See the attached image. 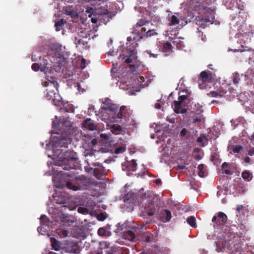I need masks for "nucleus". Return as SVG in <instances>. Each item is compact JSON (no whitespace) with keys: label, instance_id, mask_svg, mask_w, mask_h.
Returning a JSON list of instances; mask_svg holds the SVG:
<instances>
[{"label":"nucleus","instance_id":"f257e3e1","mask_svg":"<svg viewBox=\"0 0 254 254\" xmlns=\"http://www.w3.org/2000/svg\"><path fill=\"white\" fill-rule=\"evenodd\" d=\"M70 142V138L68 136L58 134L53 136L51 141L47 144L48 156L53 159L55 166H61L64 170H67L73 168L76 154L73 151L65 150V147Z\"/></svg>","mask_w":254,"mask_h":254},{"label":"nucleus","instance_id":"f03ea898","mask_svg":"<svg viewBox=\"0 0 254 254\" xmlns=\"http://www.w3.org/2000/svg\"><path fill=\"white\" fill-rule=\"evenodd\" d=\"M64 48L59 44H54L51 46L47 55L43 58L41 64H33L32 69L35 71L40 70L43 72L45 75V79L49 78L54 74V71L58 72L61 68L62 63L64 60Z\"/></svg>","mask_w":254,"mask_h":254},{"label":"nucleus","instance_id":"7ed1b4c3","mask_svg":"<svg viewBox=\"0 0 254 254\" xmlns=\"http://www.w3.org/2000/svg\"><path fill=\"white\" fill-rule=\"evenodd\" d=\"M124 106H122L120 110L117 105L112 103L109 99H106L102 106V120L109 121L107 123V129H110L113 133L118 134L121 130V127L117 124H112V123H118L122 118V115L121 113L125 109Z\"/></svg>","mask_w":254,"mask_h":254},{"label":"nucleus","instance_id":"20e7f679","mask_svg":"<svg viewBox=\"0 0 254 254\" xmlns=\"http://www.w3.org/2000/svg\"><path fill=\"white\" fill-rule=\"evenodd\" d=\"M44 86L47 87L45 97L47 100H52L55 105L59 106L61 103V97L58 91V84L53 76L47 78L42 82Z\"/></svg>","mask_w":254,"mask_h":254},{"label":"nucleus","instance_id":"39448f33","mask_svg":"<svg viewBox=\"0 0 254 254\" xmlns=\"http://www.w3.org/2000/svg\"><path fill=\"white\" fill-rule=\"evenodd\" d=\"M119 51L121 53L119 58L121 59L123 62L128 64L130 67H136L139 65L136 51L135 50L134 46H127L126 47H121Z\"/></svg>","mask_w":254,"mask_h":254},{"label":"nucleus","instance_id":"423d86ee","mask_svg":"<svg viewBox=\"0 0 254 254\" xmlns=\"http://www.w3.org/2000/svg\"><path fill=\"white\" fill-rule=\"evenodd\" d=\"M195 10L197 11L199 14L196 18L197 25L204 27V22H209L210 24L214 22L215 12L213 9L199 5L197 6Z\"/></svg>","mask_w":254,"mask_h":254},{"label":"nucleus","instance_id":"0eeeda50","mask_svg":"<svg viewBox=\"0 0 254 254\" xmlns=\"http://www.w3.org/2000/svg\"><path fill=\"white\" fill-rule=\"evenodd\" d=\"M130 81H127L126 83H121L120 88L125 90H129L128 94L129 95H133L134 91H139L140 89H138L136 86L139 84L142 85V82L144 81V77L140 75H136L135 76H131Z\"/></svg>","mask_w":254,"mask_h":254},{"label":"nucleus","instance_id":"6e6552de","mask_svg":"<svg viewBox=\"0 0 254 254\" xmlns=\"http://www.w3.org/2000/svg\"><path fill=\"white\" fill-rule=\"evenodd\" d=\"M146 195V194H145L144 198L143 197L144 200L146 199V201L145 202V206L144 207L145 212L148 216H152L154 214V212L152 210L155 208L158 197L156 196L154 193L150 192H148L147 196Z\"/></svg>","mask_w":254,"mask_h":254},{"label":"nucleus","instance_id":"1a4fd4ad","mask_svg":"<svg viewBox=\"0 0 254 254\" xmlns=\"http://www.w3.org/2000/svg\"><path fill=\"white\" fill-rule=\"evenodd\" d=\"M73 123L68 119L63 120L62 122L59 123L58 117L56 116L55 119L53 121L52 127L56 128L59 127L61 131L67 132L70 133V132L75 129L73 127Z\"/></svg>","mask_w":254,"mask_h":254},{"label":"nucleus","instance_id":"9d476101","mask_svg":"<svg viewBox=\"0 0 254 254\" xmlns=\"http://www.w3.org/2000/svg\"><path fill=\"white\" fill-rule=\"evenodd\" d=\"M149 24L148 20H140L134 26L132 33L138 35V39L142 38Z\"/></svg>","mask_w":254,"mask_h":254},{"label":"nucleus","instance_id":"9b49d317","mask_svg":"<svg viewBox=\"0 0 254 254\" xmlns=\"http://www.w3.org/2000/svg\"><path fill=\"white\" fill-rule=\"evenodd\" d=\"M212 79V75L210 72L202 71L200 73L198 82L200 89H203L206 87L207 83L209 82Z\"/></svg>","mask_w":254,"mask_h":254},{"label":"nucleus","instance_id":"f8f14e48","mask_svg":"<svg viewBox=\"0 0 254 254\" xmlns=\"http://www.w3.org/2000/svg\"><path fill=\"white\" fill-rule=\"evenodd\" d=\"M64 250L67 253H76L78 251V246L76 242H69L64 244Z\"/></svg>","mask_w":254,"mask_h":254},{"label":"nucleus","instance_id":"ddd939ff","mask_svg":"<svg viewBox=\"0 0 254 254\" xmlns=\"http://www.w3.org/2000/svg\"><path fill=\"white\" fill-rule=\"evenodd\" d=\"M183 20V17L180 13H175L169 18V25L170 26L176 25L179 24L181 20Z\"/></svg>","mask_w":254,"mask_h":254},{"label":"nucleus","instance_id":"4468645a","mask_svg":"<svg viewBox=\"0 0 254 254\" xmlns=\"http://www.w3.org/2000/svg\"><path fill=\"white\" fill-rule=\"evenodd\" d=\"M160 51L164 53L165 56L170 55L172 52V46L169 42L162 43L160 45Z\"/></svg>","mask_w":254,"mask_h":254},{"label":"nucleus","instance_id":"2eb2a0df","mask_svg":"<svg viewBox=\"0 0 254 254\" xmlns=\"http://www.w3.org/2000/svg\"><path fill=\"white\" fill-rule=\"evenodd\" d=\"M137 164L135 160H132L127 164H123V170L128 172H134L136 170Z\"/></svg>","mask_w":254,"mask_h":254},{"label":"nucleus","instance_id":"dca6fc26","mask_svg":"<svg viewBox=\"0 0 254 254\" xmlns=\"http://www.w3.org/2000/svg\"><path fill=\"white\" fill-rule=\"evenodd\" d=\"M51 243L52 249L55 251H59L64 249V244L60 243L54 238H51Z\"/></svg>","mask_w":254,"mask_h":254},{"label":"nucleus","instance_id":"f3484780","mask_svg":"<svg viewBox=\"0 0 254 254\" xmlns=\"http://www.w3.org/2000/svg\"><path fill=\"white\" fill-rule=\"evenodd\" d=\"M82 127L90 130H93L96 128V125L90 119H87L82 123Z\"/></svg>","mask_w":254,"mask_h":254},{"label":"nucleus","instance_id":"a211bd4d","mask_svg":"<svg viewBox=\"0 0 254 254\" xmlns=\"http://www.w3.org/2000/svg\"><path fill=\"white\" fill-rule=\"evenodd\" d=\"M63 10L64 13L68 15H70L71 18L73 19H75L78 17V14L77 11L73 10V8L70 6H66L63 8Z\"/></svg>","mask_w":254,"mask_h":254},{"label":"nucleus","instance_id":"6ab92c4d","mask_svg":"<svg viewBox=\"0 0 254 254\" xmlns=\"http://www.w3.org/2000/svg\"><path fill=\"white\" fill-rule=\"evenodd\" d=\"M87 39V36L86 35L84 36L83 33H81L80 37L75 38L74 43L77 46L81 44L84 46L87 43V41L86 40Z\"/></svg>","mask_w":254,"mask_h":254},{"label":"nucleus","instance_id":"aec40b11","mask_svg":"<svg viewBox=\"0 0 254 254\" xmlns=\"http://www.w3.org/2000/svg\"><path fill=\"white\" fill-rule=\"evenodd\" d=\"M172 217L171 213L168 210H164L161 212V219L163 222L169 221Z\"/></svg>","mask_w":254,"mask_h":254},{"label":"nucleus","instance_id":"412c9836","mask_svg":"<svg viewBox=\"0 0 254 254\" xmlns=\"http://www.w3.org/2000/svg\"><path fill=\"white\" fill-rule=\"evenodd\" d=\"M182 105V101H175L174 102V109L175 112L177 114L182 113L184 114L187 112L186 109H182L181 110Z\"/></svg>","mask_w":254,"mask_h":254},{"label":"nucleus","instance_id":"4be33fe9","mask_svg":"<svg viewBox=\"0 0 254 254\" xmlns=\"http://www.w3.org/2000/svg\"><path fill=\"white\" fill-rule=\"evenodd\" d=\"M243 147L240 145H234L229 144L228 146V150L230 153H238L242 150Z\"/></svg>","mask_w":254,"mask_h":254},{"label":"nucleus","instance_id":"5701e85b","mask_svg":"<svg viewBox=\"0 0 254 254\" xmlns=\"http://www.w3.org/2000/svg\"><path fill=\"white\" fill-rule=\"evenodd\" d=\"M218 220L219 225L224 224L227 221L226 215L222 212H219L218 214Z\"/></svg>","mask_w":254,"mask_h":254},{"label":"nucleus","instance_id":"b1692460","mask_svg":"<svg viewBox=\"0 0 254 254\" xmlns=\"http://www.w3.org/2000/svg\"><path fill=\"white\" fill-rule=\"evenodd\" d=\"M242 177L245 181L249 182L252 180L253 176L249 171L246 170L242 172Z\"/></svg>","mask_w":254,"mask_h":254},{"label":"nucleus","instance_id":"393cba45","mask_svg":"<svg viewBox=\"0 0 254 254\" xmlns=\"http://www.w3.org/2000/svg\"><path fill=\"white\" fill-rule=\"evenodd\" d=\"M156 35H157V33L154 29H151L149 25L148 27H147V30L145 32L143 37H148Z\"/></svg>","mask_w":254,"mask_h":254},{"label":"nucleus","instance_id":"a878e982","mask_svg":"<svg viewBox=\"0 0 254 254\" xmlns=\"http://www.w3.org/2000/svg\"><path fill=\"white\" fill-rule=\"evenodd\" d=\"M125 238L131 241H134L135 240V236L131 231H127L125 234Z\"/></svg>","mask_w":254,"mask_h":254},{"label":"nucleus","instance_id":"bb28decb","mask_svg":"<svg viewBox=\"0 0 254 254\" xmlns=\"http://www.w3.org/2000/svg\"><path fill=\"white\" fill-rule=\"evenodd\" d=\"M65 22L63 19H61L58 21L55 22V26L56 27V30L57 31H60L63 27Z\"/></svg>","mask_w":254,"mask_h":254},{"label":"nucleus","instance_id":"cd10ccee","mask_svg":"<svg viewBox=\"0 0 254 254\" xmlns=\"http://www.w3.org/2000/svg\"><path fill=\"white\" fill-rule=\"evenodd\" d=\"M66 187L68 189L72 190H73L74 191H76V190H81V188L80 187H79L77 186H75V185H74L71 182H67V183H66Z\"/></svg>","mask_w":254,"mask_h":254},{"label":"nucleus","instance_id":"c85d7f7f","mask_svg":"<svg viewBox=\"0 0 254 254\" xmlns=\"http://www.w3.org/2000/svg\"><path fill=\"white\" fill-rule=\"evenodd\" d=\"M187 221L188 224L191 227L193 228L196 227V220L194 217L190 216L187 218Z\"/></svg>","mask_w":254,"mask_h":254},{"label":"nucleus","instance_id":"c756f323","mask_svg":"<svg viewBox=\"0 0 254 254\" xmlns=\"http://www.w3.org/2000/svg\"><path fill=\"white\" fill-rule=\"evenodd\" d=\"M203 121V118L202 116L195 115L193 116L192 123L198 124Z\"/></svg>","mask_w":254,"mask_h":254},{"label":"nucleus","instance_id":"7c9ffc66","mask_svg":"<svg viewBox=\"0 0 254 254\" xmlns=\"http://www.w3.org/2000/svg\"><path fill=\"white\" fill-rule=\"evenodd\" d=\"M57 233L61 237H65L68 235V232L65 230H63L62 229H59L57 230Z\"/></svg>","mask_w":254,"mask_h":254},{"label":"nucleus","instance_id":"2f4dec72","mask_svg":"<svg viewBox=\"0 0 254 254\" xmlns=\"http://www.w3.org/2000/svg\"><path fill=\"white\" fill-rule=\"evenodd\" d=\"M174 44L176 45V46L179 49H182L183 47V43L180 40V38H175V41L173 42Z\"/></svg>","mask_w":254,"mask_h":254},{"label":"nucleus","instance_id":"473e14b6","mask_svg":"<svg viewBox=\"0 0 254 254\" xmlns=\"http://www.w3.org/2000/svg\"><path fill=\"white\" fill-rule=\"evenodd\" d=\"M225 249V247H224L223 242L222 241H219L217 244L216 250L218 252H222Z\"/></svg>","mask_w":254,"mask_h":254},{"label":"nucleus","instance_id":"72a5a7b5","mask_svg":"<svg viewBox=\"0 0 254 254\" xmlns=\"http://www.w3.org/2000/svg\"><path fill=\"white\" fill-rule=\"evenodd\" d=\"M98 234L101 236H106L109 235V232L106 231L103 228H100L98 230Z\"/></svg>","mask_w":254,"mask_h":254},{"label":"nucleus","instance_id":"f704fd0d","mask_svg":"<svg viewBox=\"0 0 254 254\" xmlns=\"http://www.w3.org/2000/svg\"><path fill=\"white\" fill-rule=\"evenodd\" d=\"M53 181L54 182V186L57 188H63L64 185L63 184H59L57 182V176H54L53 178Z\"/></svg>","mask_w":254,"mask_h":254},{"label":"nucleus","instance_id":"c9c22d12","mask_svg":"<svg viewBox=\"0 0 254 254\" xmlns=\"http://www.w3.org/2000/svg\"><path fill=\"white\" fill-rule=\"evenodd\" d=\"M126 149V146L125 145H122L118 148H117L115 150V153L116 154L122 153L125 151Z\"/></svg>","mask_w":254,"mask_h":254},{"label":"nucleus","instance_id":"e433bc0d","mask_svg":"<svg viewBox=\"0 0 254 254\" xmlns=\"http://www.w3.org/2000/svg\"><path fill=\"white\" fill-rule=\"evenodd\" d=\"M240 80L239 75L238 72H235L233 73V82L234 84H238Z\"/></svg>","mask_w":254,"mask_h":254},{"label":"nucleus","instance_id":"4c0bfd02","mask_svg":"<svg viewBox=\"0 0 254 254\" xmlns=\"http://www.w3.org/2000/svg\"><path fill=\"white\" fill-rule=\"evenodd\" d=\"M40 223L42 225H48V221L47 216L45 215H42L40 218Z\"/></svg>","mask_w":254,"mask_h":254},{"label":"nucleus","instance_id":"58836bf2","mask_svg":"<svg viewBox=\"0 0 254 254\" xmlns=\"http://www.w3.org/2000/svg\"><path fill=\"white\" fill-rule=\"evenodd\" d=\"M55 198V202L58 204H64L65 202V198H62L61 199H60V197L58 196H54Z\"/></svg>","mask_w":254,"mask_h":254},{"label":"nucleus","instance_id":"ea45409f","mask_svg":"<svg viewBox=\"0 0 254 254\" xmlns=\"http://www.w3.org/2000/svg\"><path fill=\"white\" fill-rule=\"evenodd\" d=\"M78 212L83 214H87L88 212V210L86 208L82 207H79L78 208Z\"/></svg>","mask_w":254,"mask_h":254},{"label":"nucleus","instance_id":"a19ab883","mask_svg":"<svg viewBox=\"0 0 254 254\" xmlns=\"http://www.w3.org/2000/svg\"><path fill=\"white\" fill-rule=\"evenodd\" d=\"M60 112L61 113H63V112H74V110L72 108H69L68 109L66 107H63V108H61Z\"/></svg>","mask_w":254,"mask_h":254},{"label":"nucleus","instance_id":"79ce46f5","mask_svg":"<svg viewBox=\"0 0 254 254\" xmlns=\"http://www.w3.org/2000/svg\"><path fill=\"white\" fill-rule=\"evenodd\" d=\"M194 106L195 107V109L197 111H199L201 113L203 112L202 106L201 105H200V104H199L198 103H195L194 104Z\"/></svg>","mask_w":254,"mask_h":254},{"label":"nucleus","instance_id":"37998d69","mask_svg":"<svg viewBox=\"0 0 254 254\" xmlns=\"http://www.w3.org/2000/svg\"><path fill=\"white\" fill-rule=\"evenodd\" d=\"M97 218L100 221H103L105 219L106 216L104 213H101L97 215Z\"/></svg>","mask_w":254,"mask_h":254},{"label":"nucleus","instance_id":"c03bdc74","mask_svg":"<svg viewBox=\"0 0 254 254\" xmlns=\"http://www.w3.org/2000/svg\"><path fill=\"white\" fill-rule=\"evenodd\" d=\"M69 221V218L67 216H64L62 220L61 221L63 223V225L64 226H68V224L66 223Z\"/></svg>","mask_w":254,"mask_h":254},{"label":"nucleus","instance_id":"a18cd8bd","mask_svg":"<svg viewBox=\"0 0 254 254\" xmlns=\"http://www.w3.org/2000/svg\"><path fill=\"white\" fill-rule=\"evenodd\" d=\"M37 230L39 233H41L42 235H44V233L46 232V230L42 227H39L37 228Z\"/></svg>","mask_w":254,"mask_h":254},{"label":"nucleus","instance_id":"49530a36","mask_svg":"<svg viewBox=\"0 0 254 254\" xmlns=\"http://www.w3.org/2000/svg\"><path fill=\"white\" fill-rule=\"evenodd\" d=\"M187 132L188 130L185 128H184L180 132V135L182 137L185 136L187 134Z\"/></svg>","mask_w":254,"mask_h":254},{"label":"nucleus","instance_id":"de8ad7c7","mask_svg":"<svg viewBox=\"0 0 254 254\" xmlns=\"http://www.w3.org/2000/svg\"><path fill=\"white\" fill-rule=\"evenodd\" d=\"M85 64H86V60L84 59H82L81 60V65H80V67L82 69H84V68H85V67H86Z\"/></svg>","mask_w":254,"mask_h":254},{"label":"nucleus","instance_id":"09e8293b","mask_svg":"<svg viewBox=\"0 0 254 254\" xmlns=\"http://www.w3.org/2000/svg\"><path fill=\"white\" fill-rule=\"evenodd\" d=\"M248 154L250 156L254 155V148L252 147L248 151Z\"/></svg>","mask_w":254,"mask_h":254},{"label":"nucleus","instance_id":"8fccbe9b","mask_svg":"<svg viewBox=\"0 0 254 254\" xmlns=\"http://www.w3.org/2000/svg\"><path fill=\"white\" fill-rule=\"evenodd\" d=\"M209 95L213 97H216L218 95V93L215 91L210 92Z\"/></svg>","mask_w":254,"mask_h":254},{"label":"nucleus","instance_id":"3c124183","mask_svg":"<svg viewBox=\"0 0 254 254\" xmlns=\"http://www.w3.org/2000/svg\"><path fill=\"white\" fill-rule=\"evenodd\" d=\"M76 87H77V90L79 92H80V91H81L82 92H84V89H83L82 88L81 85L80 84H77Z\"/></svg>","mask_w":254,"mask_h":254},{"label":"nucleus","instance_id":"603ef678","mask_svg":"<svg viewBox=\"0 0 254 254\" xmlns=\"http://www.w3.org/2000/svg\"><path fill=\"white\" fill-rule=\"evenodd\" d=\"M100 137L103 138L107 139L109 137V134L106 133H101L100 134Z\"/></svg>","mask_w":254,"mask_h":254},{"label":"nucleus","instance_id":"864d4df0","mask_svg":"<svg viewBox=\"0 0 254 254\" xmlns=\"http://www.w3.org/2000/svg\"><path fill=\"white\" fill-rule=\"evenodd\" d=\"M187 98V97L185 95H182L180 96L179 97V100L178 101H182V103L183 102V101Z\"/></svg>","mask_w":254,"mask_h":254},{"label":"nucleus","instance_id":"5fc2aeb1","mask_svg":"<svg viewBox=\"0 0 254 254\" xmlns=\"http://www.w3.org/2000/svg\"><path fill=\"white\" fill-rule=\"evenodd\" d=\"M100 245L101 246H104L105 247H104V248H106L108 247L107 242H103L102 243H100Z\"/></svg>","mask_w":254,"mask_h":254},{"label":"nucleus","instance_id":"6e6d98bb","mask_svg":"<svg viewBox=\"0 0 254 254\" xmlns=\"http://www.w3.org/2000/svg\"><path fill=\"white\" fill-rule=\"evenodd\" d=\"M154 106H155V108H156V109H160V108H161V105L160 103H156L155 104Z\"/></svg>","mask_w":254,"mask_h":254},{"label":"nucleus","instance_id":"4d7b16f0","mask_svg":"<svg viewBox=\"0 0 254 254\" xmlns=\"http://www.w3.org/2000/svg\"><path fill=\"white\" fill-rule=\"evenodd\" d=\"M245 162L247 163H250L251 162V158L249 157H246L245 158Z\"/></svg>","mask_w":254,"mask_h":254},{"label":"nucleus","instance_id":"13d9d810","mask_svg":"<svg viewBox=\"0 0 254 254\" xmlns=\"http://www.w3.org/2000/svg\"><path fill=\"white\" fill-rule=\"evenodd\" d=\"M198 175L200 177H203L204 175V172L202 170L199 171Z\"/></svg>","mask_w":254,"mask_h":254},{"label":"nucleus","instance_id":"bf43d9fd","mask_svg":"<svg viewBox=\"0 0 254 254\" xmlns=\"http://www.w3.org/2000/svg\"><path fill=\"white\" fill-rule=\"evenodd\" d=\"M113 65L114 66L113 68L112 69L111 71L112 72H116L117 71V68L115 66V65L113 64Z\"/></svg>","mask_w":254,"mask_h":254},{"label":"nucleus","instance_id":"052dcab7","mask_svg":"<svg viewBox=\"0 0 254 254\" xmlns=\"http://www.w3.org/2000/svg\"><path fill=\"white\" fill-rule=\"evenodd\" d=\"M241 0H232L231 3L233 5H234L235 3L236 2V4H238V1H241Z\"/></svg>","mask_w":254,"mask_h":254},{"label":"nucleus","instance_id":"680f3d73","mask_svg":"<svg viewBox=\"0 0 254 254\" xmlns=\"http://www.w3.org/2000/svg\"><path fill=\"white\" fill-rule=\"evenodd\" d=\"M155 183L157 185H160L161 183V180L160 179H156L155 181Z\"/></svg>","mask_w":254,"mask_h":254},{"label":"nucleus","instance_id":"e2e57ef3","mask_svg":"<svg viewBox=\"0 0 254 254\" xmlns=\"http://www.w3.org/2000/svg\"><path fill=\"white\" fill-rule=\"evenodd\" d=\"M203 168V165L202 164H200L198 166V169L199 171L202 170Z\"/></svg>","mask_w":254,"mask_h":254},{"label":"nucleus","instance_id":"0e129e2a","mask_svg":"<svg viewBox=\"0 0 254 254\" xmlns=\"http://www.w3.org/2000/svg\"><path fill=\"white\" fill-rule=\"evenodd\" d=\"M242 208H243V206L242 205H239L237 207V210L239 212L241 210H242Z\"/></svg>","mask_w":254,"mask_h":254},{"label":"nucleus","instance_id":"69168bd1","mask_svg":"<svg viewBox=\"0 0 254 254\" xmlns=\"http://www.w3.org/2000/svg\"><path fill=\"white\" fill-rule=\"evenodd\" d=\"M93 110H94V108H93V107H89V108H88V113H87V114H88L89 115H90V113H89V111H93Z\"/></svg>","mask_w":254,"mask_h":254},{"label":"nucleus","instance_id":"338daca9","mask_svg":"<svg viewBox=\"0 0 254 254\" xmlns=\"http://www.w3.org/2000/svg\"><path fill=\"white\" fill-rule=\"evenodd\" d=\"M91 21L92 22V23H97V20L96 18H91Z\"/></svg>","mask_w":254,"mask_h":254},{"label":"nucleus","instance_id":"774afa93","mask_svg":"<svg viewBox=\"0 0 254 254\" xmlns=\"http://www.w3.org/2000/svg\"><path fill=\"white\" fill-rule=\"evenodd\" d=\"M92 143L93 145H95L97 144V140L96 139H93L92 140Z\"/></svg>","mask_w":254,"mask_h":254}]
</instances>
